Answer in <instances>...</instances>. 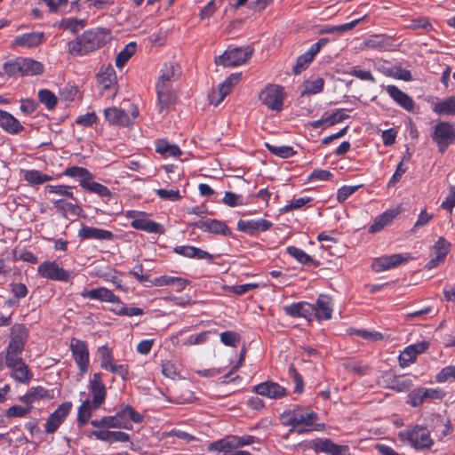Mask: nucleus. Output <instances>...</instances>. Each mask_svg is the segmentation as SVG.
I'll list each match as a JSON object with an SVG mask.
<instances>
[{
  "instance_id": "69168bd1",
  "label": "nucleus",
  "mask_w": 455,
  "mask_h": 455,
  "mask_svg": "<svg viewBox=\"0 0 455 455\" xmlns=\"http://www.w3.org/2000/svg\"><path fill=\"white\" fill-rule=\"evenodd\" d=\"M172 437H175L180 443H189L196 440V437L190 433L176 427L172 428Z\"/></svg>"
},
{
  "instance_id": "1a4fd4ad",
  "label": "nucleus",
  "mask_w": 455,
  "mask_h": 455,
  "mask_svg": "<svg viewBox=\"0 0 455 455\" xmlns=\"http://www.w3.org/2000/svg\"><path fill=\"white\" fill-rule=\"evenodd\" d=\"M431 137L436 143L439 151L443 153L455 140V129L449 122H439L435 126Z\"/></svg>"
},
{
  "instance_id": "6e6552de",
  "label": "nucleus",
  "mask_w": 455,
  "mask_h": 455,
  "mask_svg": "<svg viewBox=\"0 0 455 455\" xmlns=\"http://www.w3.org/2000/svg\"><path fill=\"white\" fill-rule=\"evenodd\" d=\"M283 87L278 84H267L259 95V100L270 110L283 109L284 100Z\"/></svg>"
},
{
  "instance_id": "20e7f679",
  "label": "nucleus",
  "mask_w": 455,
  "mask_h": 455,
  "mask_svg": "<svg viewBox=\"0 0 455 455\" xmlns=\"http://www.w3.org/2000/svg\"><path fill=\"white\" fill-rule=\"evenodd\" d=\"M399 440L416 451H429L435 444L430 430L424 425H410L398 433Z\"/></svg>"
},
{
  "instance_id": "9d476101",
  "label": "nucleus",
  "mask_w": 455,
  "mask_h": 455,
  "mask_svg": "<svg viewBox=\"0 0 455 455\" xmlns=\"http://www.w3.org/2000/svg\"><path fill=\"white\" fill-rule=\"evenodd\" d=\"M70 351L81 375L88 371L90 364V355L87 343L73 338L70 341Z\"/></svg>"
},
{
  "instance_id": "f257e3e1",
  "label": "nucleus",
  "mask_w": 455,
  "mask_h": 455,
  "mask_svg": "<svg viewBox=\"0 0 455 455\" xmlns=\"http://www.w3.org/2000/svg\"><path fill=\"white\" fill-rule=\"evenodd\" d=\"M87 387L92 399L86 398L78 407L76 421L79 426L85 425L91 419L92 412L98 410L107 398V387L103 382L101 372L92 374Z\"/></svg>"
},
{
  "instance_id": "338daca9",
  "label": "nucleus",
  "mask_w": 455,
  "mask_h": 455,
  "mask_svg": "<svg viewBox=\"0 0 455 455\" xmlns=\"http://www.w3.org/2000/svg\"><path fill=\"white\" fill-rule=\"evenodd\" d=\"M386 75L391 76L395 79L409 82L412 80V76L410 70L403 69L401 67H395L393 72L386 73Z\"/></svg>"
},
{
  "instance_id": "f3484780",
  "label": "nucleus",
  "mask_w": 455,
  "mask_h": 455,
  "mask_svg": "<svg viewBox=\"0 0 455 455\" xmlns=\"http://www.w3.org/2000/svg\"><path fill=\"white\" fill-rule=\"evenodd\" d=\"M451 243L443 237H440L434 244L432 250V258L427 263V267L432 269L443 262L447 254L450 252Z\"/></svg>"
},
{
  "instance_id": "e433bc0d",
  "label": "nucleus",
  "mask_w": 455,
  "mask_h": 455,
  "mask_svg": "<svg viewBox=\"0 0 455 455\" xmlns=\"http://www.w3.org/2000/svg\"><path fill=\"white\" fill-rule=\"evenodd\" d=\"M78 235L81 239L110 240L113 235L107 229H79Z\"/></svg>"
},
{
  "instance_id": "58836bf2",
  "label": "nucleus",
  "mask_w": 455,
  "mask_h": 455,
  "mask_svg": "<svg viewBox=\"0 0 455 455\" xmlns=\"http://www.w3.org/2000/svg\"><path fill=\"white\" fill-rule=\"evenodd\" d=\"M137 44L135 42L127 44L116 58V66L119 68H123L132 56L136 52Z\"/></svg>"
},
{
  "instance_id": "473e14b6",
  "label": "nucleus",
  "mask_w": 455,
  "mask_h": 455,
  "mask_svg": "<svg viewBox=\"0 0 455 455\" xmlns=\"http://www.w3.org/2000/svg\"><path fill=\"white\" fill-rule=\"evenodd\" d=\"M97 81L104 90L110 89L116 81V75L113 67L102 66L98 73Z\"/></svg>"
},
{
  "instance_id": "680f3d73",
  "label": "nucleus",
  "mask_w": 455,
  "mask_h": 455,
  "mask_svg": "<svg viewBox=\"0 0 455 455\" xmlns=\"http://www.w3.org/2000/svg\"><path fill=\"white\" fill-rule=\"evenodd\" d=\"M364 45L369 49L382 50L387 43L382 36H372L364 42Z\"/></svg>"
},
{
  "instance_id": "412c9836",
  "label": "nucleus",
  "mask_w": 455,
  "mask_h": 455,
  "mask_svg": "<svg viewBox=\"0 0 455 455\" xmlns=\"http://www.w3.org/2000/svg\"><path fill=\"white\" fill-rule=\"evenodd\" d=\"M50 201L53 207L63 215L68 217H79L83 213V209L78 204V200L68 202L64 198H51Z\"/></svg>"
},
{
  "instance_id": "de8ad7c7",
  "label": "nucleus",
  "mask_w": 455,
  "mask_h": 455,
  "mask_svg": "<svg viewBox=\"0 0 455 455\" xmlns=\"http://www.w3.org/2000/svg\"><path fill=\"white\" fill-rule=\"evenodd\" d=\"M99 354L100 355V367L108 371L115 363L112 350L105 345L99 348Z\"/></svg>"
},
{
  "instance_id": "0e129e2a",
  "label": "nucleus",
  "mask_w": 455,
  "mask_h": 455,
  "mask_svg": "<svg viewBox=\"0 0 455 455\" xmlns=\"http://www.w3.org/2000/svg\"><path fill=\"white\" fill-rule=\"evenodd\" d=\"M312 60H313V59L306 53L299 55L297 58L295 66L293 67V72L296 75L300 74L303 70H305L308 67V65L311 63Z\"/></svg>"
},
{
  "instance_id": "c9c22d12",
  "label": "nucleus",
  "mask_w": 455,
  "mask_h": 455,
  "mask_svg": "<svg viewBox=\"0 0 455 455\" xmlns=\"http://www.w3.org/2000/svg\"><path fill=\"white\" fill-rule=\"evenodd\" d=\"M44 193L49 195H55L60 198H69L72 201H76L73 193V187L68 185H46L44 187Z\"/></svg>"
},
{
  "instance_id": "bb28decb",
  "label": "nucleus",
  "mask_w": 455,
  "mask_h": 455,
  "mask_svg": "<svg viewBox=\"0 0 455 455\" xmlns=\"http://www.w3.org/2000/svg\"><path fill=\"white\" fill-rule=\"evenodd\" d=\"M45 41V35L44 32H30L18 36L14 39L16 45L33 48L42 44Z\"/></svg>"
},
{
  "instance_id": "13d9d810",
  "label": "nucleus",
  "mask_w": 455,
  "mask_h": 455,
  "mask_svg": "<svg viewBox=\"0 0 455 455\" xmlns=\"http://www.w3.org/2000/svg\"><path fill=\"white\" fill-rule=\"evenodd\" d=\"M313 198L309 196L293 197L288 204L283 208L284 212H290L302 208L305 204L312 202Z\"/></svg>"
},
{
  "instance_id": "f03ea898",
  "label": "nucleus",
  "mask_w": 455,
  "mask_h": 455,
  "mask_svg": "<svg viewBox=\"0 0 455 455\" xmlns=\"http://www.w3.org/2000/svg\"><path fill=\"white\" fill-rule=\"evenodd\" d=\"M318 419V415L300 407L283 411L280 415L281 423L285 427H291L290 432L304 434L313 429V426Z\"/></svg>"
},
{
  "instance_id": "052dcab7",
  "label": "nucleus",
  "mask_w": 455,
  "mask_h": 455,
  "mask_svg": "<svg viewBox=\"0 0 455 455\" xmlns=\"http://www.w3.org/2000/svg\"><path fill=\"white\" fill-rule=\"evenodd\" d=\"M271 223L266 220H240L237 223V228H270Z\"/></svg>"
},
{
  "instance_id": "2f4dec72",
  "label": "nucleus",
  "mask_w": 455,
  "mask_h": 455,
  "mask_svg": "<svg viewBox=\"0 0 455 455\" xmlns=\"http://www.w3.org/2000/svg\"><path fill=\"white\" fill-rule=\"evenodd\" d=\"M173 251L177 254H180L181 256L188 257V258H192V259L195 258V259H207L209 261L212 260V256L209 252L203 251L199 248L193 247V246H188V245L176 246L173 249Z\"/></svg>"
},
{
  "instance_id": "6e6d98bb",
  "label": "nucleus",
  "mask_w": 455,
  "mask_h": 455,
  "mask_svg": "<svg viewBox=\"0 0 455 455\" xmlns=\"http://www.w3.org/2000/svg\"><path fill=\"white\" fill-rule=\"evenodd\" d=\"M324 85V80L323 78H316L313 81H307L305 83V90L303 94H316L323 91Z\"/></svg>"
},
{
  "instance_id": "c85d7f7f",
  "label": "nucleus",
  "mask_w": 455,
  "mask_h": 455,
  "mask_svg": "<svg viewBox=\"0 0 455 455\" xmlns=\"http://www.w3.org/2000/svg\"><path fill=\"white\" fill-rule=\"evenodd\" d=\"M79 186L87 192L96 194L106 202L114 196V194L106 186L92 180H79Z\"/></svg>"
},
{
  "instance_id": "39448f33",
  "label": "nucleus",
  "mask_w": 455,
  "mask_h": 455,
  "mask_svg": "<svg viewBox=\"0 0 455 455\" xmlns=\"http://www.w3.org/2000/svg\"><path fill=\"white\" fill-rule=\"evenodd\" d=\"M28 338V330L22 323H16L11 328L10 340L5 348L4 362L6 366L23 361L22 354Z\"/></svg>"
},
{
  "instance_id": "72a5a7b5",
  "label": "nucleus",
  "mask_w": 455,
  "mask_h": 455,
  "mask_svg": "<svg viewBox=\"0 0 455 455\" xmlns=\"http://www.w3.org/2000/svg\"><path fill=\"white\" fill-rule=\"evenodd\" d=\"M20 61L22 68V76L41 75L44 70V64L34 59L20 57Z\"/></svg>"
},
{
  "instance_id": "9b49d317",
  "label": "nucleus",
  "mask_w": 455,
  "mask_h": 455,
  "mask_svg": "<svg viewBox=\"0 0 455 455\" xmlns=\"http://www.w3.org/2000/svg\"><path fill=\"white\" fill-rule=\"evenodd\" d=\"M72 403L65 402L60 404L46 419L44 432L52 435L57 432L60 427L65 422L72 410Z\"/></svg>"
},
{
  "instance_id": "a18cd8bd",
  "label": "nucleus",
  "mask_w": 455,
  "mask_h": 455,
  "mask_svg": "<svg viewBox=\"0 0 455 455\" xmlns=\"http://www.w3.org/2000/svg\"><path fill=\"white\" fill-rule=\"evenodd\" d=\"M399 212L400 211L398 208L386 211L375 219V222L371 228H383L388 225L399 214Z\"/></svg>"
},
{
  "instance_id": "a878e982",
  "label": "nucleus",
  "mask_w": 455,
  "mask_h": 455,
  "mask_svg": "<svg viewBox=\"0 0 455 455\" xmlns=\"http://www.w3.org/2000/svg\"><path fill=\"white\" fill-rule=\"evenodd\" d=\"M241 444L238 443L237 435H231L226 438L220 439L217 442L211 443L208 445V451H216L222 452L223 454L233 453V450L240 448Z\"/></svg>"
},
{
  "instance_id": "ea45409f",
  "label": "nucleus",
  "mask_w": 455,
  "mask_h": 455,
  "mask_svg": "<svg viewBox=\"0 0 455 455\" xmlns=\"http://www.w3.org/2000/svg\"><path fill=\"white\" fill-rule=\"evenodd\" d=\"M3 70L4 75L9 77H19L22 76V68L20 57L7 60L3 65Z\"/></svg>"
},
{
  "instance_id": "5701e85b",
  "label": "nucleus",
  "mask_w": 455,
  "mask_h": 455,
  "mask_svg": "<svg viewBox=\"0 0 455 455\" xmlns=\"http://www.w3.org/2000/svg\"><path fill=\"white\" fill-rule=\"evenodd\" d=\"M389 97L401 108L407 111H412L414 101L411 96L401 91L397 86L389 84L385 87Z\"/></svg>"
},
{
  "instance_id": "09e8293b",
  "label": "nucleus",
  "mask_w": 455,
  "mask_h": 455,
  "mask_svg": "<svg viewBox=\"0 0 455 455\" xmlns=\"http://www.w3.org/2000/svg\"><path fill=\"white\" fill-rule=\"evenodd\" d=\"M287 252L301 264H314L315 262L308 254L299 248L290 246L287 248Z\"/></svg>"
},
{
  "instance_id": "cd10ccee",
  "label": "nucleus",
  "mask_w": 455,
  "mask_h": 455,
  "mask_svg": "<svg viewBox=\"0 0 455 455\" xmlns=\"http://www.w3.org/2000/svg\"><path fill=\"white\" fill-rule=\"evenodd\" d=\"M0 127L10 134H18L24 130L20 121L7 111L0 109Z\"/></svg>"
},
{
  "instance_id": "c756f323",
  "label": "nucleus",
  "mask_w": 455,
  "mask_h": 455,
  "mask_svg": "<svg viewBox=\"0 0 455 455\" xmlns=\"http://www.w3.org/2000/svg\"><path fill=\"white\" fill-rule=\"evenodd\" d=\"M315 450L331 455H349L348 447L339 445L329 439H320L315 444Z\"/></svg>"
},
{
  "instance_id": "49530a36",
  "label": "nucleus",
  "mask_w": 455,
  "mask_h": 455,
  "mask_svg": "<svg viewBox=\"0 0 455 455\" xmlns=\"http://www.w3.org/2000/svg\"><path fill=\"white\" fill-rule=\"evenodd\" d=\"M38 99L49 110L53 109L58 102L55 94L48 89H41L38 92Z\"/></svg>"
},
{
  "instance_id": "4be33fe9",
  "label": "nucleus",
  "mask_w": 455,
  "mask_h": 455,
  "mask_svg": "<svg viewBox=\"0 0 455 455\" xmlns=\"http://www.w3.org/2000/svg\"><path fill=\"white\" fill-rule=\"evenodd\" d=\"M283 311L291 317H301L307 320H311L314 315L313 305L305 301L284 306Z\"/></svg>"
},
{
  "instance_id": "8fccbe9b",
  "label": "nucleus",
  "mask_w": 455,
  "mask_h": 455,
  "mask_svg": "<svg viewBox=\"0 0 455 455\" xmlns=\"http://www.w3.org/2000/svg\"><path fill=\"white\" fill-rule=\"evenodd\" d=\"M222 202L224 204L230 206V207H235V206L243 205L246 204L243 196L237 195V194H235L230 191L225 192V195L222 198Z\"/></svg>"
},
{
  "instance_id": "79ce46f5",
  "label": "nucleus",
  "mask_w": 455,
  "mask_h": 455,
  "mask_svg": "<svg viewBox=\"0 0 455 455\" xmlns=\"http://www.w3.org/2000/svg\"><path fill=\"white\" fill-rule=\"evenodd\" d=\"M265 147L273 155L283 159L291 157L297 154V151L294 150L293 148L290 146H275L267 142L265 143Z\"/></svg>"
},
{
  "instance_id": "6ab92c4d",
  "label": "nucleus",
  "mask_w": 455,
  "mask_h": 455,
  "mask_svg": "<svg viewBox=\"0 0 455 455\" xmlns=\"http://www.w3.org/2000/svg\"><path fill=\"white\" fill-rule=\"evenodd\" d=\"M253 391L259 395L271 399H280L286 395V389L273 381H267L253 387Z\"/></svg>"
},
{
  "instance_id": "a19ab883",
  "label": "nucleus",
  "mask_w": 455,
  "mask_h": 455,
  "mask_svg": "<svg viewBox=\"0 0 455 455\" xmlns=\"http://www.w3.org/2000/svg\"><path fill=\"white\" fill-rule=\"evenodd\" d=\"M24 180L32 185H39L52 180V177L41 172L38 170H28L24 172Z\"/></svg>"
},
{
  "instance_id": "dca6fc26",
  "label": "nucleus",
  "mask_w": 455,
  "mask_h": 455,
  "mask_svg": "<svg viewBox=\"0 0 455 455\" xmlns=\"http://www.w3.org/2000/svg\"><path fill=\"white\" fill-rule=\"evenodd\" d=\"M240 74H235L228 76L222 84H220L217 90L212 91L209 94L211 104L218 106L227 95L231 92L233 84L238 83Z\"/></svg>"
},
{
  "instance_id": "f8f14e48",
  "label": "nucleus",
  "mask_w": 455,
  "mask_h": 455,
  "mask_svg": "<svg viewBox=\"0 0 455 455\" xmlns=\"http://www.w3.org/2000/svg\"><path fill=\"white\" fill-rule=\"evenodd\" d=\"M39 276L59 282H68L71 278V274L68 270L60 267L55 261H44L37 267Z\"/></svg>"
},
{
  "instance_id": "3c124183",
  "label": "nucleus",
  "mask_w": 455,
  "mask_h": 455,
  "mask_svg": "<svg viewBox=\"0 0 455 455\" xmlns=\"http://www.w3.org/2000/svg\"><path fill=\"white\" fill-rule=\"evenodd\" d=\"M259 287L257 283H250L240 285L224 286L223 289L227 291L233 292L235 295H243Z\"/></svg>"
},
{
  "instance_id": "b1692460",
  "label": "nucleus",
  "mask_w": 455,
  "mask_h": 455,
  "mask_svg": "<svg viewBox=\"0 0 455 455\" xmlns=\"http://www.w3.org/2000/svg\"><path fill=\"white\" fill-rule=\"evenodd\" d=\"M314 315L318 321L329 320L332 315L331 299L327 295H320L313 305Z\"/></svg>"
},
{
  "instance_id": "774afa93",
  "label": "nucleus",
  "mask_w": 455,
  "mask_h": 455,
  "mask_svg": "<svg viewBox=\"0 0 455 455\" xmlns=\"http://www.w3.org/2000/svg\"><path fill=\"white\" fill-rule=\"evenodd\" d=\"M220 340L226 346L235 347L239 342V336L234 331H224L220 334Z\"/></svg>"
},
{
  "instance_id": "a211bd4d",
  "label": "nucleus",
  "mask_w": 455,
  "mask_h": 455,
  "mask_svg": "<svg viewBox=\"0 0 455 455\" xmlns=\"http://www.w3.org/2000/svg\"><path fill=\"white\" fill-rule=\"evenodd\" d=\"M80 295L84 299L100 300L101 302L119 303L120 298L106 287H98L92 290H84Z\"/></svg>"
},
{
  "instance_id": "e2e57ef3",
  "label": "nucleus",
  "mask_w": 455,
  "mask_h": 455,
  "mask_svg": "<svg viewBox=\"0 0 455 455\" xmlns=\"http://www.w3.org/2000/svg\"><path fill=\"white\" fill-rule=\"evenodd\" d=\"M363 185L357 186H343L341 187L337 193V200L339 203L345 202L351 195H353L359 188Z\"/></svg>"
},
{
  "instance_id": "aec40b11",
  "label": "nucleus",
  "mask_w": 455,
  "mask_h": 455,
  "mask_svg": "<svg viewBox=\"0 0 455 455\" xmlns=\"http://www.w3.org/2000/svg\"><path fill=\"white\" fill-rule=\"evenodd\" d=\"M116 416L117 421L123 425L121 428L124 429H132V426L131 421L134 423H141L143 421V417L131 405H122L116 413Z\"/></svg>"
},
{
  "instance_id": "864d4df0",
  "label": "nucleus",
  "mask_w": 455,
  "mask_h": 455,
  "mask_svg": "<svg viewBox=\"0 0 455 455\" xmlns=\"http://www.w3.org/2000/svg\"><path fill=\"white\" fill-rule=\"evenodd\" d=\"M435 380L438 383H444L451 380H455V364L448 365L443 368L435 376Z\"/></svg>"
},
{
  "instance_id": "7ed1b4c3",
  "label": "nucleus",
  "mask_w": 455,
  "mask_h": 455,
  "mask_svg": "<svg viewBox=\"0 0 455 455\" xmlns=\"http://www.w3.org/2000/svg\"><path fill=\"white\" fill-rule=\"evenodd\" d=\"M108 33L103 28L84 31L76 40L68 43V52L73 55H85L102 47L107 42Z\"/></svg>"
},
{
  "instance_id": "ddd939ff",
  "label": "nucleus",
  "mask_w": 455,
  "mask_h": 455,
  "mask_svg": "<svg viewBox=\"0 0 455 455\" xmlns=\"http://www.w3.org/2000/svg\"><path fill=\"white\" fill-rule=\"evenodd\" d=\"M444 396L445 393L440 388L419 387L409 393L408 403L412 407H419L427 400H442Z\"/></svg>"
},
{
  "instance_id": "423d86ee",
  "label": "nucleus",
  "mask_w": 455,
  "mask_h": 455,
  "mask_svg": "<svg viewBox=\"0 0 455 455\" xmlns=\"http://www.w3.org/2000/svg\"><path fill=\"white\" fill-rule=\"evenodd\" d=\"M103 113L110 125L128 127L134 124L140 111L137 106L131 104L128 112L117 107H111L105 108Z\"/></svg>"
},
{
  "instance_id": "603ef678",
  "label": "nucleus",
  "mask_w": 455,
  "mask_h": 455,
  "mask_svg": "<svg viewBox=\"0 0 455 455\" xmlns=\"http://www.w3.org/2000/svg\"><path fill=\"white\" fill-rule=\"evenodd\" d=\"M352 333L366 339L368 341H379L383 339V334L377 331H368L363 329H354Z\"/></svg>"
},
{
  "instance_id": "4468645a",
  "label": "nucleus",
  "mask_w": 455,
  "mask_h": 455,
  "mask_svg": "<svg viewBox=\"0 0 455 455\" xmlns=\"http://www.w3.org/2000/svg\"><path fill=\"white\" fill-rule=\"evenodd\" d=\"M157 108L159 112L168 109L171 104V75H161L156 84Z\"/></svg>"
},
{
  "instance_id": "f704fd0d",
  "label": "nucleus",
  "mask_w": 455,
  "mask_h": 455,
  "mask_svg": "<svg viewBox=\"0 0 455 455\" xmlns=\"http://www.w3.org/2000/svg\"><path fill=\"white\" fill-rule=\"evenodd\" d=\"M194 214L195 217L190 223L194 228H228L226 224L218 221L211 216L198 214L196 212H194Z\"/></svg>"
},
{
  "instance_id": "c03bdc74",
  "label": "nucleus",
  "mask_w": 455,
  "mask_h": 455,
  "mask_svg": "<svg viewBox=\"0 0 455 455\" xmlns=\"http://www.w3.org/2000/svg\"><path fill=\"white\" fill-rule=\"evenodd\" d=\"M91 425L98 428H121V426H123L117 421L116 414L113 416H105L100 419H93L91 421Z\"/></svg>"
},
{
  "instance_id": "7c9ffc66",
  "label": "nucleus",
  "mask_w": 455,
  "mask_h": 455,
  "mask_svg": "<svg viewBox=\"0 0 455 455\" xmlns=\"http://www.w3.org/2000/svg\"><path fill=\"white\" fill-rule=\"evenodd\" d=\"M127 216L132 220V228H163L161 224L152 220L150 215L145 212L130 211Z\"/></svg>"
},
{
  "instance_id": "393cba45",
  "label": "nucleus",
  "mask_w": 455,
  "mask_h": 455,
  "mask_svg": "<svg viewBox=\"0 0 455 455\" xmlns=\"http://www.w3.org/2000/svg\"><path fill=\"white\" fill-rule=\"evenodd\" d=\"M6 367L11 370V378L19 383L28 384L33 379L34 374L24 361Z\"/></svg>"
},
{
  "instance_id": "4d7b16f0",
  "label": "nucleus",
  "mask_w": 455,
  "mask_h": 455,
  "mask_svg": "<svg viewBox=\"0 0 455 455\" xmlns=\"http://www.w3.org/2000/svg\"><path fill=\"white\" fill-rule=\"evenodd\" d=\"M348 75L354 76L360 80L375 83L376 80L370 70H363L358 66L352 67L347 72Z\"/></svg>"
},
{
  "instance_id": "0eeeda50",
  "label": "nucleus",
  "mask_w": 455,
  "mask_h": 455,
  "mask_svg": "<svg viewBox=\"0 0 455 455\" xmlns=\"http://www.w3.org/2000/svg\"><path fill=\"white\" fill-rule=\"evenodd\" d=\"M252 53L253 50L249 46L228 49L215 58V63L223 67L240 66L247 62Z\"/></svg>"
},
{
  "instance_id": "5fc2aeb1",
  "label": "nucleus",
  "mask_w": 455,
  "mask_h": 455,
  "mask_svg": "<svg viewBox=\"0 0 455 455\" xmlns=\"http://www.w3.org/2000/svg\"><path fill=\"white\" fill-rule=\"evenodd\" d=\"M417 354L411 346L406 347L399 355V363L402 367H405L414 363Z\"/></svg>"
},
{
  "instance_id": "4c0bfd02",
  "label": "nucleus",
  "mask_w": 455,
  "mask_h": 455,
  "mask_svg": "<svg viewBox=\"0 0 455 455\" xmlns=\"http://www.w3.org/2000/svg\"><path fill=\"white\" fill-rule=\"evenodd\" d=\"M433 111L438 115H455V96L449 97L443 101L435 103L433 107Z\"/></svg>"
},
{
  "instance_id": "37998d69",
  "label": "nucleus",
  "mask_w": 455,
  "mask_h": 455,
  "mask_svg": "<svg viewBox=\"0 0 455 455\" xmlns=\"http://www.w3.org/2000/svg\"><path fill=\"white\" fill-rule=\"evenodd\" d=\"M62 175L71 178H79L80 180H90L93 179L92 174L86 168L80 166L67 168L62 172Z\"/></svg>"
},
{
  "instance_id": "bf43d9fd",
  "label": "nucleus",
  "mask_w": 455,
  "mask_h": 455,
  "mask_svg": "<svg viewBox=\"0 0 455 455\" xmlns=\"http://www.w3.org/2000/svg\"><path fill=\"white\" fill-rule=\"evenodd\" d=\"M405 28L409 29L423 28L426 30H430L432 28V25L427 17L419 16L412 19L410 23L405 26Z\"/></svg>"
},
{
  "instance_id": "2eb2a0df",
  "label": "nucleus",
  "mask_w": 455,
  "mask_h": 455,
  "mask_svg": "<svg viewBox=\"0 0 455 455\" xmlns=\"http://www.w3.org/2000/svg\"><path fill=\"white\" fill-rule=\"evenodd\" d=\"M412 257L409 253H398L382 256L373 260L371 267L376 272H382L408 262Z\"/></svg>"
}]
</instances>
